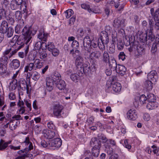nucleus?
Wrapping results in <instances>:
<instances>
[{
	"label": "nucleus",
	"instance_id": "nucleus-35",
	"mask_svg": "<svg viewBox=\"0 0 159 159\" xmlns=\"http://www.w3.org/2000/svg\"><path fill=\"white\" fill-rule=\"evenodd\" d=\"M17 80L16 79H14L10 83V90H15L17 86Z\"/></svg>",
	"mask_w": 159,
	"mask_h": 159
},
{
	"label": "nucleus",
	"instance_id": "nucleus-43",
	"mask_svg": "<svg viewBox=\"0 0 159 159\" xmlns=\"http://www.w3.org/2000/svg\"><path fill=\"white\" fill-rule=\"evenodd\" d=\"M29 47L28 46H26V49H25L24 52H19L18 53L19 56L21 58H23L25 55H26L28 52Z\"/></svg>",
	"mask_w": 159,
	"mask_h": 159
},
{
	"label": "nucleus",
	"instance_id": "nucleus-44",
	"mask_svg": "<svg viewBox=\"0 0 159 159\" xmlns=\"http://www.w3.org/2000/svg\"><path fill=\"white\" fill-rule=\"evenodd\" d=\"M158 44L154 42L152 43V46L151 52L152 53L155 54L157 50V45Z\"/></svg>",
	"mask_w": 159,
	"mask_h": 159
},
{
	"label": "nucleus",
	"instance_id": "nucleus-30",
	"mask_svg": "<svg viewBox=\"0 0 159 159\" xmlns=\"http://www.w3.org/2000/svg\"><path fill=\"white\" fill-rule=\"evenodd\" d=\"M144 87L148 91L151 90L152 88V84L151 81L146 80L144 83Z\"/></svg>",
	"mask_w": 159,
	"mask_h": 159
},
{
	"label": "nucleus",
	"instance_id": "nucleus-26",
	"mask_svg": "<svg viewBox=\"0 0 159 159\" xmlns=\"http://www.w3.org/2000/svg\"><path fill=\"white\" fill-rule=\"evenodd\" d=\"M20 65V62L17 59L13 60L11 63V67L14 69H16L18 68Z\"/></svg>",
	"mask_w": 159,
	"mask_h": 159
},
{
	"label": "nucleus",
	"instance_id": "nucleus-20",
	"mask_svg": "<svg viewBox=\"0 0 159 159\" xmlns=\"http://www.w3.org/2000/svg\"><path fill=\"white\" fill-rule=\"evenodd\" d=\"M11 141L5 142L3 140L1 139L0 141V151L4 150L8 146V145L11 144Z\"/></svg>",
	"mask_w": 159,
	"mask_h": 159
},
{
	"label": "nucleus",
	"instance_id": "nucleus-2",
	"mask_svg": "<svg viewBox=\"0 0 159 159\" xmlns=\"http://www.w3.org/2000/svg\"><path fill=\"white\" fill-rule=\"evenodd\" d=\"M101 37L98 39V46L101 49L105 48L104 44H107L109 42L108 34L106 31H103Z\"/></svg>",
	"mask_w": 159,
	"mask_h": 159
},
{
	"label": "nucleus",
	"instance_id": "nucleus-56",
	"mask_svg": "<svg viewBox=\"0 0 159 159\" xmlns=\"http://www.w3.org/2000/svg\"><path fill=\"white\" fill-rule=\"evenodd\" d=\"M151 14L153 16L154 19H159V8L156 10L153 14L152 12H151Z\"/></svg>",
	"mask_w": 159,
	"mask_h": 159
},
{
	"label": "nucleus",
	"instance_id": "nucleus-4",
	"mask_svg": "<svg viewBox=\"0 0 159 159\" xmlns=\"http://www.w3.org/2000/svg\"><path fill=\"white\" fill-rule=\"evenodd\" d=\"M125 20L119 17L114 19L113 23V26L115 28L119 29L123 27L124 26Z\"/></svg>",
	"mask_w": 159,
	"mask_h": 159
},
{
	"label": "nucleus",
	"instance_id": "nucleus-25",
	"mask_svg": "<svg viewBox=\"0 0 159 159\" xmlns=\"http://www.w3.org/2000/svg\"><path fill=\"white\" fill-rule=\"evenodd\" d=\"M56 84L57 87L60 90H64L66 87V84L64 81L63 80H59L55 83Z\"/></svg>",
	"mask_w": 159,
	"mask_h": 159
},
{
	"label": "nucleus",
	"instance_id": "nucleus-22",
	"mask_svg": "<svg viewBox=\"0 0 159 159\" xmlns=\"http://www.w3.org/2000/svg\"><path fill=\"white\" fill-rule=\"evenodd\" d=\"M84 62L83 58L80 56H77L75 60V64L77 66L78 69H80L79 67L81 66Z\"/></svg>",
	"mask_w": 159,
	"mask_h": 159
},
{
	"label": "nucleus",
	"instance_id": "nucleus-23",
	"mask_svg": "<svg viewBox=\"0 0 159 159\" xmlns=\"http://www.w3.org/2000/svg\"><path fill=\"white\" fill-rule=\"evenodd\" d=\"M157 107V104L156 101L148 102L146 105L147 108L149 110L154 109Z\"/></svg>",
	"mask_w": 159,
	"mask_h": 159
},
{
	"label": "nucleus",
	"instance_id": "nucleus-62",
	"mask_svg": "<svg viewBox=\"0 0 159 159\" xmlns=\"http://www.w3.org/2000/svg\"><path fill=\"white\" fill-rule=\"evenodd\" d=\"M31 72L29 71L27 72H25V73L24 74L25 75H26V80L29 84L30 83V77L31 76Z\"/></svg>",
	"mask_w": 159,
	"mask_h": 159
},
{
	"label": "nucleus",
	"instance_id": "nucleus-61",
	"mask_svg": "<svg viewBox=\"0 0 159 159\" xmlns=\"http://www.w3.org/2000/svg\"><path fill=\"white\" fill-rule=\"evenodd\" d=\"M51 52H52V55L54 57L57 56L59 52V50L56 48H55Z\"/></svg>",
	"mask_w": 159,
	"mask_h": 159
},
{
	"label": "nucleus",
	"instance_id": "nucleus-15",
	"mask_svg": "<svg viewBox=\"0 0 159 159\" xmlns=\"http://www.w3.org/2000/svg\"><path fill=\"white\" fill-rule=\"evenodd\" d=\"M54 83L53 80L51 78H48L46 80V86L47 90L49 91H52L53 88Z\"/></svg>",
	"mask_w": 159,
	"mask_h": 159
},
{
	"label": "nucleus",
	"instance_id": "nucleus-18",
	"mask_svg": "<svg viewBox=\"0 0 159 159\" xmlns=\"http://www.w3.org/2000/svg\"><path fill=\"white\" fill-rule=\"evenodd\" d=\"M115 70L117 73L122 75L125 74L126 68L123 65H118Z\"/></svg>",
	"mask_w": 159,
	"mask_h": 159
},
{
	"label": "nucleus",
	"instance_id": "nucleus-51",
	"mask_svg": "<svg viewBox=\"0 0 159 159\" xmlns=\"http://www.w3.org/2000/svg\"><path fill=\"white\" fill-rule=\"evenodd\" d=\"M81 6L82 8L87 10L89 12H93L92 10L90 8V6L84 3L81 4Z\"/></svg>",
	"mask_w": 159,
	"mask_h": 159
},
{
	"label": "nucleus",
	"instance_id": "nucleus-31",
	"mask_svg": "<svg viewBox=\"0 0 159 159\" xmlns=\"http://www.w3.org/2000/svg\"><path fill=\"white\" fill-rule=\"evenodd\" d=\"M39 55L40 59H43L47 57L48 54L46 51L42 48V50L39 51Z\"/></svg>",
	"mask_w": 159,
	"mask_h": 159
},
{
	"label": "nucleus",
	"instance_id": "nucleus-58",
	"mask_svg": "<svg viewBox=\"0 0 159 159\" xmlns=\"http://www.w3.org/2000/svg\"><path fill=\"white\" fill-rule=\"evenodd\" d=\"M98 46V43L94 42V41L92 42V41L91 44L90 45L89 48H90L89 51H91V49H93V48H96Z\"/></svg>",
	"mask_w": 159,
	"mask_h": 159
},
{
	"label": "nucleus",
	"instance_id": "nucleus-54",
	"mask_svg": "<svg viewBox=\"0 0 159 159\" xmlns=\"http://www.w3.org/2000/svg\"><path fill=\"white\" fill-rule=\"evenodd\" d=\"M17 122H11L9 125V128L11 130H15L17 126Z\"/></svg>",
	"mask_w": 159,
	"mask_h": 159
},
{
	"label": "nucleus",
	"instance_id": "nucleus-41",
	"mask_svg": "<svg viewBox=\"0 0 159 159\" xmlns=\"http://www.w3.org/2000/svg\"><path fill=\"white\" fill-rule=\"evenodd\" d=\"M40 75L37 72L34 71L31 74L32 79L34 80H37L40 77Z\"/></svg>",
	"mask_w": 159,
	"mask_h": 159
},
{
	"label": "nucleus",
	"instance_id": "nucleus-7",
	"mask_svg": "<svg viewBox=\"0 0 159 159\" xmlns=\"http://www.w3.org/2000/svg\"><path fill=\"white\" fill-rule=\"evenodd\" d=\"M137 37L141 42H146L147 41V33H143L142 31H139L137 34Z\"/></svg>",
	"mask_w": 159,
	"mask_h": 159
},
{
	"label": "nucleus",
	"instance_id": "nucleus-60",
	"mask_svg": "<svg viewBox=\"0 0 159 159\" xmlns=\"http://www.w3.org/2000/svg\"><path fill=\"white\" fill-rule=\"evenodd\" d=\"M15 17L18 20H20L22 18V14L20 11H17L16 12Z\"/></svg>",
	"mask_w": 159,
	"mask_h": 159
},
{
	"label": "nucleus",
	"instance_id": "nucleus-37",
	"mask_svg": "<svg viewBox=\"0 0 159 159\" xmlns=\"http://www.w3.org/2000/svg\"><path fill=\"white\" fill-rule=\"evenodd\" d=\"M17 3L15 2V0H12L11 2L10 7L12 10H16L18 8L20 7V5L17 4Z\"/></svg>",
	"mask_w": 159,
	"mask_h": 159
},
{
	"label": "nucleus",
	"instance_id": "nucleus-40",
	"mask_svg": "<svg viewBox=\"0 0 159 159\" xmlns=\"http://www.w3.org/2000/svg\"><path fill=\"white\" fill-rule=\"evenodd\" d=\"M70 78L73 81L77 82L79 79L80 76L77 74L74 73L70 75Z\"/></svg>",
	"mask_w": 159,
	"mask_h": 159
},
{
	"label": "nucleus",
	"instance_id": "nucleus-12",
	"mask_svg": "<svg viewBox=\"0 0 159 159\" xmlns=\"http://www.w3.org/2000/svg\"><path fill=\"white\" fill-rule=\"evenodd\" d=\"M79 68L80 69H79V71L81 74H83V73H88L90 69L89 64L88 62L86 63H84L81 66L79 67Z\"/></svg>",
	"mask_w": 159,
	"mask_h": 159
},
{
	"label": "nucleus",
	"instance_id": "nucleus-59",
	"mask_svg": "<svg viewBox=\"0 0 159 159\" xmlns=\"http://www.w3.org/2000/svg\"><path fill=\"white\" fill-rule=\"evenodd\" d=\"M28 145H29L28 147L24 149L25 153L33 149V144L31 142H30V143L28 144Z\"/></svg>",
	"mask_w": 159,
	"mask_h": 159
},
{
	"label": "nucleus",
	"instance_id": "nucleus-3",
	"mask_svg": "<svg viewBox=\"0 0 159 159\" xmlns=\"http://www.w3.org/2000/svg\"><path fill=\"white\" fill-rule=\"evenodd\" d=\"M63 109L62 106L59 103L54 104L53 107V112L54 116L57 117L61 116V112Z\"/></svg>",
	"mask_w": 159,
	"mask_h": 159
},
{
	"label": "nucleus",
	"instance_id": "nucleus-10",
	"mask_svg": "<svg viewBox=\"0 0 159 159\" xmlns=\"http://www.w3.org/2000/svg\"><path fill=\"white\" fill-rule=\"evenodd\" d=\"M92 41L91 40L88 36H86L84 38L83 40V45L84 48L85 50H87L88 52H91V51H89L88 48L90 46Z\"/></svg>",
	"mask_w": 159,
	"mask_h": 159
},
{
	"label": "nucleus",
	"instance_id": "nucleus-5",
	"mask_svg": "<svg viewBox=\"0 0 159 159\" xmlns=\"http://www.w3.org/2000/svg\"><path fill=\"white\" fill-rule=\"evenodd\" d=\"M127 117L130 120H135L137 118V113L134 109H131L127 113Z\"/></svg>",
	"mask_w": 159,
	"mask_h": 159
},
{
	"label": "nucleus",
	"instance_id": "nucleus-39",
	"mask_svg": "<svg viewBox=\"0 0 159 159\" xmlns=\"http://www.w3.org/2000/svg\"><path fill=\"white\" fill-rule=\"evenodd\" d=\"M103 61L105 63H108L109 61L110 60L109 59V57L108 52L106 51H105L102 56Z\"/></svg>",
	"mask_w": 159,
	"mask_h": 159
},
{
	"label": "nucleus",
	"instance_id": "nucleus-21",
	"mask_svg": "<svg viewBox=\"0 0 159 159\" xmlns=\"http://www.w3.org/2000/svg\"><path fill=\"white\" fill-rule=\"evenodd\" d=\"M157 73L155 70L151 71L148 75V78L149 80H152L154 81H156L157 78Z\"/></svg>",
	"mask_w": 159,
	"mask_h": 159
},
{
	"label": "nucleus",
	"instance_id": "nucleus-27",
	"mask_svg": "<svg viewBox=\"0 0 159 159\" xmlns=\"http://www.w3.org/2000/svg\"><path fill=\"white\" fill-rule=\"evenodd\" d=\"M101 52L97 51H94L92 52L90 55V58L91 59L94 58L98 59L101 56Z\"/></svg>",
	"mask_w": 159,
	"mask_h": 159
},
{
	"label": "nucleus",
	"instance_id": "nucleus-28",
	"mask_svg": "<svg viewBox=\"0 0 159 159\" xmlns=\"http://www.w3.org/2000/svg\"><path fill=\"white\" fill-rule=\"evenodd\" d=\"M121 89V84L118 82H116L112 85V89L116 93L120 92Z\"/></svg>",
	"mask_w": 159,
	"mask_h": 159
},
{
	"label": "nucleus",
	"instance_id": "nucleus-24",
	"mask_svg": "<svg viewBox=\"0 0 159 159\" xmlns=\"http://www.w3.org/2000/svg\"><path fill=\"white\" fill-rule=\"evenodd\" d=\"M9 28L8 23L5 20L3 21L0 25V31L3 32H6L7 29Z\"/></svg>",
	"mask_w": 159,
	"mask_h": 159
},
{
	"label": "nucleus",
	"instance_id": "nucleus-11",
	"mask_svg": "<svg viewBox=\"0 0 159 159\" xmlns=\"http://www.w3.org/2000/svg\"><path fill=\"white\" fill-rule=\"evenodd\" d=\"M48 35V33H45L43 29H41L39 31L38 38L41 41L46 42L47 40Z\"/></svg>",
	"mask_w": 159,
	"mask_h": 159
},
{
	"label": "nucleus",
	"instance_id": "nucleus-6",
	"mask_svg": "<svg viewBox=\"0 0 159 159\" xmlns=\"http://www.w3.org/2000/svg\"><path fill=\"white\" fill-rule=\"evenodd\" d=\"M134 46V48H135V50H136V53L137 57L138 56H141L144 54L145 49L143 46L139 44L138 43H136V45Z\"/></svg>",
	"mask_w": 159,
	"mask_h": 159
},
{
	"label": "nucleus",
	"instance_id": "nucleus-47",
	"mask_svg": "<svg viewBox=\"0 0 159 159\" xmlns=\"http://www.w3.org/2000/svg\"><path fill=\"white\" fill-rule=\"evenodd\" d=\"M6 67L2 63H0V74H3L6 72Z\"/></svg>",
	"mask_w": 159,
	"mask_h": 159
},
{
	"label": "nucleus",
	"instance_id": "nucleus-63",
	"mask_svg": "<svg viewBox=\"0 0 159 159\" xmlns=\"http://www.w3.org/2000/svg\"><path fill=\"white\" fill-rule=\"evenodd\" d=\"M109 143L112 146H115L116 145V143L115 141L111 139H108L107 142L105 144H108Z\"/></svg>",
	"mask_w": 159,
	"mask_h": 159
},
{
	"label": "nucleus",
	"instance_id": "nucleus-57",
	"mask_svg": "<svg viewBox=\"0 0 159 159\" xmlns=\"http://www.w3.org/2000/svg\"><path fill=\"white\" fill-rule=\"evenodd\" d=\"M8 57L7 56L4 55L0 58V61L3 63L7 64L8 63Z\"/></svg>",
	"mask_w": 159,
	"mask_h": 159
},
{
	"label": "nucleus",
	"instance_id": "nucleus-49",
	"mask_svg": "<svg viewBox=\"0 0 159 159\" xmlns=\"http://www.w3.org/2000/svg\"><path fill=\"white\" fill-rule=\"evenodd\" d=\"M73 14V11L71 9H68L65 12V16L67 18H70Z\"/></svg>",
	"mask_w": 159,
	"mask_h": 159
},
{
	"label": "nucleus",
	"instance_id": "nucleus-45",
	"mask_svg": "<svg viewBox=\"0 0 159 159\" xmlns=\"http://www.w3.org/2000/svg\"><path fill=\"white\" fill-rule=\"evenodd\" d=\"M45 46L47 47L48 50L50 52L52 50L55 48V46L54 45V44L51 42H48V45H45Z\"/></svg>",
	"mask_w": 159,
	"mask_h": 159
},
{
	"label": "nucleus",
	"instance_id": "nucleus-38",
	"mask_svg": "<svg viewBox=\"0 0 159 159\" xmlns=\"http://www.w3.org/2000/svg\"><path fill=\"white\" fill-rule=\"evenodd\" d=\"M147 102L156 101V97L153 94L151 93H149L147 94Z\"/></svg>",
	"mask_w": 159,
	"mask_h": 159
},
{
	"label": "nucleus",
	"instance_id": "nucleus-53",
	"mask_svg": "<svg viewBox=\"0 0 159 159\" xmlns=\"http://www.w3.org/2000/svg\"><path fill=\"white\" fill-rule=\"evenodd\" d=\"M71 46L73 49H77L79 47V43L76 40L73 41L72 43Z\"/></svg>",
	"mask_w": 159,
	"mask_h": 159
},
{
	"label": "nucleus",
	"instance_id": "nucleus-46",
	"mask_svg": "<svg viewBox=\"0 0 159 159\" xmlns=\"http://www.w3.org/2000/svg\"><path fill=\"white\" fill-rule=\"evenodd\" d=\"M42 43H42L40 41H38L37 42L35 45L34 46V49L36 50H41V47H42Z\"/></svg>",
	"mask_w": 159,
	"mask_h": 159
},
{
	"label": "nucleus",
	"instance_id": "nucleus-29",
	"mask_svg": "<svg viewBox=\"0 0 159 159\" xmlns=\"http://www.w3.org/2000/svg\"><path fill=\"white\" fill-rule=\"evenodd\" d=\"M100 148L93 147L92 150V156L94 157H98L99 154Z\"/></svg>",
	"mask_w": 159,
	"mask_h": 159
},
{
	"label": "nucleus",
	"instance_id": "nucleus-17",
	"mask_svg": "<svg viewBox=\"0 0 159 159\" xmlns=\"http://www.w3.org/2000/svg\"><path fill=\"white\" fill-rule=\"evenodd\" d=\"M34 68L35 65L34 63L30 62L27 64L24 68V74H25V72H27L29 71H32L33 69H34Z\"/></svg>",
	"mask_w": 159,
	"mask_h": 159
},
{
	"label": "nucleus",
	"instance_id": "nucleus-34",
	"mask_svg": "<svg viewBox=\"0 0 159 159\" xmlns=\"http://www.w3.org/2000/svg\"><path fill=\"white\" fill-rule=\"evenodd\" d=\"M152 30H149L147 32L148 39L151 41H153L155 39V35L153 34Z\"/></svg>",
	"mask_w": 159,
	"mask_h": 159
},
{
	"label": "nucleus",
	"instance_id": "nucleus-36",
	"mask_svg": "<svg viewBox=\"0 0 159 159\" xmlns=\"http://www.w3.org/2000/svg\"><path fill=\"white\" fill-rule=\"evenodd\" d=\"M7 29V31L6 32H3V33H6L7 37L8 38H10L13 34L14 30L12 27H9Z\"/></svg>",
	"mask_w": 159,
	"mask_h": 159
},
{
	"label": "nucleus",
	"instance_id": "nucleus-14",
	"mask_svg": "<svg viewBox=\"0 0 159 159\" xmlns=\"http://www.w3.org/2000/svg\"><path fill=\"white\" fill-rule=\"evenodd\" d=\"M17 4L20 5V8L21 10H22L24 13L26 12V7L27 5L25 2H23V0H15Z\"/></svg>",
	"mask_w": 159,
	"mask_h": 159
},
{
	"label": "nucleus",
	"instance_id": "nucleus-42",
	"mask_svg": "<svg viewBox=\"0 0 159 159\" xmlns=\"http://www.w3.org/2000/svg\"><path fill=\"white\" fill-rule=\"evenodd\" d=\"M35 65L34 70H36L37 69L41 68L43 66L42 63L41 62L40 60L39 59H36L35 61V62L34 64Z\"/></svg>",
	"mask_w": 159,
	"mask_h": 159
},
{
	"label": "nucleus",
	"instance_id": "nucleus-48",
	"mask_svg": "<svg viewBox=\"0 0 159 159\" xmlns=\"http://www.w3.org/2000/svg\"><path fill=\"white\" fill-rule=\"evenodd\" d=\"M52 79L53 81L56 82H58L59 80H61L60 78L61 77H60V75L59 74H55L54 75L52 76Z\"/></svg>",
	"mask_w": 159,
	"mask_h": 159
},
{
	"label": "nucleus",
	"instance_id": "nucleus-9",
	"mask_svg": "<svg viewBox=\"0 0 159 159\" xmlns=\"http://www.w3.org/2000/svg\"><path fill=\"white\" fill-rule=\"evenodd\" d=\"M62 141L60 138H57L52 140L50 143L49 144L52 147H54L57 148H59L61 146Z\"/></svg>",
	"mask_w": 159,
	"mask_h": 159
},
{
	"label": "nucleus",
	"instance_id": "nucleus-32",
	"mask_svg": "<svg viewBox=\"0 0 159 159\" xmlns=\"http://www.w3.org/2000/svg\"><path fill=\"white\" fill-rule=\"evenodd\" d=\"M105 151L108 155H110L113 153V149L108 144H105Z\"/></svg>",
	"mask_w": 159,
	"mask_h": 159
},
{
	"label": "nucleus",
	"instance_id": "nucleus-1",
	"mask_svg": "<svg viewBox=\"0 0 159 159\" xmlns=\"http://www.w3.org/2000/svg\"><path fill=\"white\" fill-rule=\"evenodd\" d=\"M24 25V21H23L22 23H20L17 24L16 26L15 31L17 34H20L22 33L24 36V43L26 44H27L31 40L32 36L36 34L37 27L36 26L32 27L26 25L23 28Z\"/></svg>",
	"mask_w": 159,
	"mask_h": 159
},
{
	"label": "nucleus",
	"instance_id": "nucleus-55",
	"mask_svg": "<svg viewBox=\"0 0 159 159\" xmlns=\"http://www.w3.org/2000/svg\"><path fill=\"white\" fill-rule=\"evenodd\" d=\"M48 127L52 130L55 131V127L52 121H50L47 124Z\"/></svg>",
	"mask_w": 159,
	"mask_h": 159
},
{
	"label": "nucleus",
	"instance_id": "nucleus-33",
	"mask_svg": "<svg viewBox=\"0 0 159 159\" xmlns=\"http://www.w3.org/2000/svg\"><path fill=\"white\" fill-rule=\"evenodd\" d=\"M132 36L129 37L127 36H125L124 38L123 41L125 45L126 46L129 45L131 44V42L132 41Z\"/></svg>",
	"mask_w": 159,
	"mask_h": 159
},
{
	"label": "nucleus",
	"instance_id": "nucleus-64",
	"mask_svg": "<svg viewBox=\"0 0 159 159\" xmlns=\"http://www.w3.org/2000/svg\"><path fill=\"white\" fill-rule=\"evenodd\" d=\"M8 96L9 98L11 100H14L16 98V96L15 93L13 92L10 93Z\"/></svg>",
	"mask_w": 159,
	"mask_h": 159
},
{
	"label": "nucleus",
	"instance_id": "nucleus-13",
	"mask_svg": "<svg viewBox=\"0 0 159 159\" xmlns=\"http://www.w3.org/2000/svg\"><path fill=\"white\" fill-rule=\"evenodd\" d=\"M108 62L109 67L113 70H115L117 67V65L116 60L114 57H111Z\"/></svg>",
	"mask_w": 159,
	"mask_h": 159
},
{
	"label": "nucleus",
	"instance_id": "nucleus-19",
	"mask_svg": "<svg viewBox=\"0 0 159 159\" xmlns=\"http://www.w3.org/2000/svg\"><path fill=\"white\" fill-rule=\"evenodd\" d=\"M27 82L23 78H21L19 81V87L23 90H25L26 87L29 85Z\"/></svg>",
	"mask_w": 159,
	"mask_h": 159
},
{
	"label": "nucleus",
	"instance_id": "nucleus-50",
	"mask_svg": "<svg viewBox=\"0 0 159 159\" xmlns=\"http://www.w3.org/2000/svg\"><path fill=\"white\" fill-rule=\"evenodd\" d=\"M139 99L140 102L143 104L146 103L147 102V97L144 95H141L140 96Z\"/></svg>",
	"mask_w": 159,
	"mask_h": 159
},
{
	"label": "nucleus",
	"instance_id": "nucleus-52",
	"mask_svg": "<svg viewBox=\"0 0 159 159\" xmlns=\"http://www.w3.org/2000/svg\"><path fill=\"white\" fill-rule=\"evenodd\" d=\"M136 43H138V42L135 41L133 43V41L131 42V44H130V47L128 48V50L130 52H131L135 50V48H134L135 46Z\"/></svg>",
	"mask_w": 159,
	"mask_h": 159
},
{
	"label": "nucleus",
	"instance_id": "nucleus-8",
	"mask_svg": "<svg viewBox=\"0 0 159 159\" xmlns=\"http://www.w3.org/2000/svg\"><path fill=\"white\" fill-rule=\"evenodd\" d=\"M43 136L47 139H51L53 138L55 135L54 131L44 130L43 131Z\"/></svg>",
	"mask_w": 159,
	"mask_h": 159
},
{
	"label": "nucleus",
	"instance_id": "nucleus-16",
	"mask_svg": "<svg viewBox=\"0 0 159 159\" xmlns=\"http://www.w3.org/2000/svg\"><path fill=\"white\" fill-rule=\"evenodd\" d=\"M90 144L92 146L96 147L101 148V142L97 138L95 137L92 139L90 142Z\"/></svg>",
	"mask_w": 159,
	"mask_h": 159
}]
</instances>
